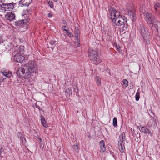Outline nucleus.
<instances>
[{
    "mask_svg": "<svg viewBox=\"0 0 160 160\" xmlns=\"http://www.w3.org/2000/svg\"><path fill=\"white\" fill-rule=\"evenodd\" d=\"M16 5L15 3H5L3 4L2 5H0V7L1 8L2 10L3 9L4 11H12L13 8L14 6Z\"/></svg>",
    "mask_w": 160,
    "mask_h": 160,
    "instance_id": "1a4fd4ad",
    "label": "nucleus"
},
{
    "mask_svg": "<svg viewBox=\"0 0 160 160\" xmlns=\"http://www.w3.org/2000/svg\"><path fill=\"white\" fill-rule=\"evenodd\" d=\"M39 140H40V141H41V138H40L39 139Z\"/></svg>",
    "mask_w": 160,
    "mask_h": 160,
    "instance_id": "c03bdc74",
    "label": "nucleus"
},
{
    "mask_svg": "<svg viewBox=\"0 0 160 160\" xmlns=\"http://www.w3.org/2000/svg\"><path fill=\"white\" fill-rule=\"evenodd\" d=\"M145 17L146 21L150 25H153V24L158 22V21L155 19L154 16L149 13H146Z\"/></svg>",
    "mask_w": 160,
    "mask_h": 160,
    "instance_id": "0eeeda50",
    "label": "nucleus"
},
{
    "mask_svg": "<svg viewBox=\"0 0 160 160\" xmlns=\"http://www.w3.org/2000/svg\"><path fill=\"white\" fill-rule=\"evenodd\" d=\"M23 135L21 132H18L17 133V136L18 138L22 137Z\"/></svg>",
    "mask_w": 160,
    "mask_h": 160,
    "instance_id": "f704fd0d",
    "label": "nucleus"
},
{
    "mask_svg": "<svg viewBox=\"0 0 160 160\" xmlns=\"http://www.w3.org/2000/svg\"><path fill=\"white\" fill-rule=\"evenodd\" d=\"M17 76L20 78H28L30 77V75L27 72V70L24 68V65L20 68L16 72Z\"/></svg>",
    "mask_w": 160,
    "mask_h": 160,
    "instance_id": "423d86ee",
    "label": "nucleus"
},
{
    "mask_svg": "<svg viewBox=\"0 0 160 160\" xmlns=\"http://www.w3.org/2000/svg\"><path fill=\"white\" fill-rule=\"evenodd\" d=\"M157 23H154L153 24V25H149V26L152 27V30L156 31L158 30V26L157 24Z\"/></svg>",
    "mask_w": 160,
    "mask_h": 160,
    "instance_id": "412c9836",
    "label": "nucleus"
},
{
    "mask_svg": "<svg viewBox=\"0 0 160 160\" xmlns=\"http://www.w3.org/2000/svg\"><path fill=\"white\" fill-rule=\"evenodd\" d=\"M55 2H57L58 0H54Z\"/></svg>",
    "mask_w": 160,
    "mask_h": 160,
    "instance_id": "37998d69",
    "label": "nucleus"
},
{
    "mask_svg": "<svg viewBox=\"0 0 160 160\" xmlns=\"http://www.w3.org/2000/svg\"><path fill=\"white\" fill-rule=\"evenodd\" d=\"M63 30L66 32L68 36H69V37H72V38L73 37V34H72V33L71 32H69V31L67 29H64Z\"/></svg>",
    "mask_w": 160,
    "mask_h": 160,
    "instance_id": "bb28decb",
    "label": "nucleus"
},
{
    "mask_svg": "<svg viewBox=\"0 0 160 160\" xmlns=\"http://www.w3.org/2000/svg\"><path fill=\"white\" fill-rule=\"evenodd\" d=\"M48 17L49 18H51L52 17V15L50 13H49L48 14Z\"/></svg>",
    "mask_w": 160,
    "mask_h": 160,
    "instance_id": "4c0bfd02",
    "label": "nucleus"
},
{
    "mask_svg": "<svg viewBox=\"0 0 160 160\" xmlns=\"http://www.w3.org/2000/svg\"><path fill=\"white\" fill-rule=\"evenodd\" d=\"M48 4L50 6V7L51 8H52L53 6V4L52 2H48Z\"/></svg>",
    "mask_w": 160,
    "mask_h": 160,
    "instance_id": "2f4dec72",
    "label": "nucleus"
},
{
    "mask_svg": "<svg viewBox=\"0 0 160 160\" xmlns=\"http://www.w3.org/2000/svg\"><path fill=\"white\" fill-rule=\"evenodd\" d=\"M95 80L97 81V84L100 85L101 84V78L98 76H97L95 78Z\"/></svg>",
    "mask_w": 160,
    "mask_h": 160,
    "instance_id": "393cba45",
    "label": "nucleus"
},
{
    "mask_svg": "<svg viewBox=\"0 0 160 160\" xmlns=\"http://www.w3.org/2000/svg\"><path fill=\"white\" fill-rule=\"evenodd\" d=\"M25 21H26V20H22L17 21L15 22V25L16 26H18L19 27L21 26L22 27H23V26H22L23 25L26 24V22H25Z\"/></svg>",
    "mask_w": 160,
    "mask_h": 160,
    "instance_id": "4468645a",
    "label": "nucleus"
},
{
    "mask_svg": "<svg viewBox=\"0 0 160 160\" xmlns=\"http://www.w3.org/2000/svg\"><path fill=\"white\" fill-rule=\"evenodd\" d=\"M120 146H119V149L120 151L121 152H123L124 151L125 147L124 144L122 145V143H120Z\"/></svg>",
    "mask_w": 160,
    "mask_h": 160,
    "instance_id": "4be33fe9",
    "label": "nucleus"
},
{
    "mask_svg": "<svg viewBox=\"0 0 160 160\" xmlns=\"http://www.w3.org/2000/svg\"><path fill=\"white\" fill-rule=\"evenodd\" d=\"M65 92L67 95L70 96L71 93V89L70 88H68L66 89Z\"/></svg>",
    "mask_w": 160,
    "mask_h": 160,
    "instance_id": "b1692460",
    "label": "nucleus"
},
{
    "mask_svg": "<svg viewBox=\"0 0 160 160\" xmlns=\"http://www.w3.org/2000/svg\"><path fill=\"white\" fill-rule=\"evenodd\" d=\"M23 52V47L17 46L15 48L14 51L12 53V55L14 56L13 60L20 62L23 61L24 59V57L21 54Z\"/></svg>",
    "mask_w": 160,
    "mask_h": 160,
    "instance_id": "f257e3e1",
    "label": "nucleus"
},
{
    "mask_svg": "<svg viewBox=\"0 0 160 160\" xmlns=\"http://www.w3.org/2000/svg\"><path fill=\"white\" fill-rule=\"evenodd\" d=\"M73 148L75 150V151L78 153L79 150V148L78 146L76 145H74L72 146Z\"/></svg>",
    "mask_w": 160,
    "mask_h": 160,
    "instance_id": "cd10ccee",
    "label": "nucleus"
},
{
    "mask_svg": "<svg viewBox=\"0 0 160 160\" xmlns=\"http://www.w3.org/2000/svg\"><path fill=\"white\" fill-rule=\"evenodd\" d=\"M115 47H116L117 49V50H119V49L121 47H120V46H119V45H115Z\"/></svg>",
    "mask_w": 160,
    "mask_h": 160,
    "instance_id": "e433bc0d",
    "label": "nucleus"
},
{
    "mask_svg": "<svg viewBox=\"0 0 160 160\" xmlns=\"http://www.w3.org/2000/svg\"><path fill=\"white\" fill-rule=\"evenodd\" d=\"M25 20H26V21H25V22H26L27 23V22H28L30 21V18H28L27 19H25Z\"/></svg>",
    "mask_w": 160,
    "mask_h": 160,
    "instance_id": "58836bf2",
    "label": "nucleus"
},
{
    "mask_svg": "<svg viewBox=\"0 0 160 160\" xmlns=\"http://www.w3.org/2000/svg\"><path fill=\"white\" fill-rule=\"evenodd\" d=\"M88 56L90 59L94 64H98L101 62V59L97 55V52L95 50H89Z\"/></svg>",
    "mask_w": 160,
    "mask_h": 160,
    "instance_id": "20e7f679",
    "label": "nucleus"
},
{
    "mask_svg": "<svg viewBox=\"0 0 160 160\" xmlns=\"http://www.w3.org/2000/svg\"><path fill=\"white\" fill-rule=\"evenodd\" d=\"M151 121H152V123H153V122L155 123L156 122V119L154 118H151Z\"/></svg>",
    "mask_w": 160,
    "mask_h": 160,
    "instance_id": "72a5a7b5",
    "label": "nucleus"
},
{
    "mask_svg": "<svg viewBox=\"0 0 160 160\" xmlns=\"http://www.w3.org/2000/svg\"><path fill=\"white\" fill-rule=\"evenodd\" d=\"M24 68L27 70V72L30 74V77L32 73L36 74L37 71V63L34 61H29L27 64L24 65Z\"/></svg>",
    "mask_w": 160,
    "mask_h": 160,
    "instance_id": "f03ea898",
    "label": "nucleus"
},
{
    "mask_svg": "<svg viewBox=\"0 0 160 160\" xmlns=\"http://www.w3.org/2000/svg\"><path fill=\"white\" fill-rule=\"evenodd\" d=\"M32 0H21L19 2H21L23 6H28L32 2Z\"/></svg>",
    "mask_w": 160,
    "mask_h": 160,
    "instance_id": "dca6fc26",
    "label": "nucleus"
},
{
    "mask_svg": "<svg viewBox=\"0 0 160 160\" xmlns=\"http://www.w3.org/2000/svg\"><path fill=\"white\" fill-rule=\"evenodd\" d=\"M36 108L38 109L39 110H40V108L39 106L36 105Z\"/></svg>",
    "mask_w": 160,
    "mask_h": 160,
    "instance_id": "ea45409f",
    "label": "nucleus"
},
{
    "mask_svg": "<svg viewBox=\"0 0 160 160\" xmlns=\"http://www.w3.org/2000/svg\"><path fill=\"white\" fill-rule=\"evenodd\" d=\"M140 98V93L139 92H137L135 95V99L136 101H138Z\"/></svg>",
    "mask_w": 160,
    "mask_h": 160,
    "instance_id": "c85d7f7f",
    "label": "nucleus"
},
{
    "mask_svg": "<svg viewBox=\"0 0 160 160\" xmlns=\"http://www.w3.org/2000/svg\"><path fill=\"white\" fill-rule=\"evenodd\" d=\"M66 28V27L65 26H64L63 27H62V29L63 28Z\"/></svg>",
    "mask_w": 160,
    "mask_h": 160,
    "instance_id": "79ce46f5",
    "label": "nucleus"
},
{
    "mask_svg": "<svg viewBox=\"0 0 160 160\" xmlns=\"http://www.w3.org/2000/svg\"><path fill=\"white\" fill-rule=\"evenodd\" d=\"M138 29L142 37L145 41L146 44H149V42L148 39L149 34L148 30L145 28L144 25L142 24L140 25L138 27Z\"/></svg>",
    "mask_w": 160,
    "mask_h": 160,
    "instance_id": "39448f33",
    "label": "nucleus"
},
{
    "mask_svg": "<svg viewBox=\"0 0 160 160\" xmlns=\"http://www.w3.org/2000/svg\"><path fill=\"white\" fill-rule=\"evenodd\" d=\"M154 7L156 12H157L160 8V4L158 3H156L154 4Z\"/></svg>",
    "mask_w": 160,
    "mask_h": 160,
    "instance_id": "aec40b11",
    "label": "nucleus"
},
{
    "mask_svg": "<svg viewBox=\"0 0 160 160\" xmlns=\"http://www.w3.org/2000/svg\"><path fill=\"white\" fill-rule=\"evenodd\" d=\"M24 136L23 135V136H22V137H19V138L20 139V140H21L22 139H23V138H24Z\"/></svg>",
    "mask_w": 160,
    "mask_h": 160,
    "instance_id": "a19ab883",
    "label": "nucleus"
},
{
    "mask_svg": "<svg viewBox=\"0 0 160 160\" xmlns=\"http://www.w3.org/2000/svg\"><path fill=\"white\" fill-rule=\"evenodd\" d=\"M140 131L144 133H148L150 134H152L151 132L149 130V129L145 127H142Z\"/></svg>",
    "mask_w": 160,
    "mask_h": 160,
    "instance_id": "2eb2a0df",
    "label": "nucleus"
},
{
    "mask_svg": "<svg viewBox=\"0 0 160 160\" xmlns=\"http://www.w3.org/2000/svg\"><path fill=\"white\" fill-rule=\"evenodd\" d=\"M151 123V121H150V122H148L147 123L149 127H151L152 126V124H151V123Z\"/></svg>",
    "mask_w": 160,
    "mask_h": 160,
    "instance_id": "c9c22d12",
    "label": "nucleus"
},
{
    "mask_svg": "<svg viewBox=\"0 0 160 160\" xmlns=\"http://www.w3.org/2000/svg\"><path fill=\"white\" fill-rule=\"evenodd\" d=\"M123 84H124L126 87H127L128 86V81L126 79L123 80Z\"/></svg>",
    "mask_w": 160,
    "mask_h": 160,
    "instance_id": "7c9ffc66",
    "label": "nucleus"
},
{
    "mask_svg": "<svg viewBox=\"0 0 160 160\" xmlns=\"http://www.w3.org/2000/svg\"><path fill=\"white\" fill-rule=\"evenodd\" d=\"M2 147H1V148H0V157H3V156L2 154V152H3V150H2Z\"/></svg>",
    "mask_w": 160,
    "mask_h": 160,
    "instance_id": "473e14b6",
    "label": "nucleus"
},
{
    "mask_svg": "<svg viewBox=\"0 0 160 160\" xmlns=\"http://www.w3.org/2000/svg\"><path fill=\"white\" fill-rule=\"evenodd\" d=\"M100 148V152H104L106 150L105 146V145L104 141L102 140L99 143Z\"/></svg>",
    "mask_w": 160,
    "mask_h": 160,
    "instance_id": "ddd939ff",
    "label": "nucleus"
},
{
    "mask_svg": "<svg viewBox=\"0 0 160 160\" xmlns=\"http://www.w3.org/2000/svg\"><path fill=\"white\" fill-rule=\"evenodd\" d=\"M57 44V42L54 40H52L48 44H47L48 48H51L53 50L54 48Z\"/></svg>",
    "mask_w": 160,
    "mask_h": 160,
    "instance_id": "f8f14e48",
    "label": "nucleus"
},
{
    "mask_svg": "<svg viewBox=\"0 0 160 160\" xmlns=\"http://www.w3.org/2000/svg\"><path fill=\"white\" fill-rule=\"evenodd\" d=\"M41 124L43 126V127L45 128H47L48 127V125L46 123V121H45L44 118L42 116H41Z\"/></svg>",
    "mask_w": 160,
    "mask_h": 160,
    "instance_id": "a211bd4d",
    "label": "nucleus"
},
{
    "mask_svg": "<svg viewBox=\"0 0 160 160\" xmlns=\"http://www.w3.org/2000/svg\"><path fill=\"white\" fill-rule=\"evenodd\" d=\"M21 143L23 145H25L26 142V139L24 137L23 139L20 140Z\"/></svg>",
    "mask_w": 160,
    "mask_h": 160,
    "instance_id": "c756f323",
    "label": "nucleus"
},
{
    "mask_svg": "<svg viewBox=\"0 0 160 160\" xmlns=\"http://www.w3.org/2000/svg\"><path fill=\"white\" fill-rule=\"evenodd\" d=\"M119 138L120 143H122L123 142L126 140L125 133L123 132L121 133L119 136Z\"/></svg>",
    "mask_w": 160,
    "mask_h": 160,
    "instance_id": "f3484780",
    "label": "nucleus"
},
{
    "mask_svg": "<svg viewBox=\"0 0 160 160\" xmlns=\"http://www.w3.org/2000/svg\"><path fill=\"white\" fill-rule=\"evenodd\" d=\"M5 18L9 21H11L15 19V14L12 12L8 13L5 16Z\"/></svg>",
    "mask_w": 160,
    "mask_h": 160,
    "instance_id": "9b49d317",
    "label": "nucleus"
},
{
    "mask_svg": "<svg viewBox=\"0 0 160 160\" xmlns=\"http://www.w3.org/2000/svg\"><path fill=\"white\" fill-rule=\"evenodd\" d=\"M117 121L116 118L114 117L113 120V126L114 127H116L117 126Z\"/></svg>",
    "mask_w": 160,
    "mask_h": 160,
    "instance_id": "a878e982",
    "label": "nucleus"
},
{
    "mask_svg": "<svg viewBox=\"0 0 160 160\" xmlns=\"http://www.w3.org/2000/svg\"><path fill=\"white\" fill-rule=\"evenodd\" d=\"M117 19L118 22L115 23V25L118 26L120 28H124L125 25H127V18L124 16L122 15L120 18Z\"/></svg>",
    "mask_w": 160,
    "mask_h": 160,
    "instance_id": "6e6552de",
    "label": "nucleus"
},
{
    "mask_svg": "<svg viewBox=\"0 0 160 160\" xmlns=\"http://www.w3.org/2000/svg\"><path fill=\"white\" fill-rule=\"evenodd\" d=\"M128 12L127 14L129 16L130 19L133 22H134L136 19V14L133 11V8L129 5L127 6Z\"/></svg>",
    "mask_w": 160,
    "mask_h": 160,
    "instance_id": "9d476101",
    "label": "nucleus"
},
{
    "mask_svg": "<svg viewBox=\"0 0 160 160\" xmlns=\"http://www.w3.org/2000/svg\"><path fill=\"white\" fill-rule=\"evenodd\" d=\"M3 74L6 77L9 78L10 77L12 76V73L9 72L3 71L2 72Z\"/></svg>",
    "mask_w": 160,
    "mask_h": 160,
    "instance_id": "5701e85b",
    "label": "nucleus"
},
{
    "mask_svg": "<svg viewBox=\"0 0 160 160\" xmlns=\"http://www.w3.org/2000/svg\"><path fill=\"white\" fill-rule=\"evenodd\" d=\"M1 0H0V2H1Z\"/></svg>",
    "mask_w": 160,
    "mask_h": 160,
    "instance_id": "a18cd8bd",
    "label": "nucleus"
},
{
    "mask_svg": "<svg viewBox=\"0 0 160 160\" xmlns=\"http://www.w3.org/2000/svg\"><path fill=\"white\" fill-rule=\"evenodd\" d=\"M108 12L111 15V19H112L113 24L115 25V23L118 22L117 19L120 18L122 15L119 11H116L113 8H110ZM119 20V19H118Z\"/></svg>",
    "mask_w": 160,
    "mask_h": 160,
    "instance_id": "7ed1b4c3",
    "label": "nucleus"
},
{
    "mask_svg": "<svg viewBox=\"0 0 160 160\" xmlns=\"http://www.w3.org/2000/svg\"><path fill=\"white\" fill-rule=\"evenodd\" d=\"M74 32L76 35L75 38H76L77 40H78L79 38V31L78 29V28H77L76 27L75 28Z\"/></svg>",
    "mask_w": 160,
    "mask_h": 160,
    "instance_id": "6ab92c4d",
    "label": "nucleus"
}]
</instances>
